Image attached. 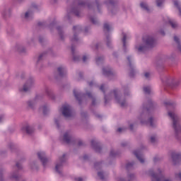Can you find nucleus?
<instances>
[{
	"label": "nucleus",
	"instance_id": "864d4df0",
	"mask_svg": "<svg viewBox=\"0 0 181 181\" xmlns=\"http://www.w3.org/2000/svg\"><path fill=\"white\" fill-rule=\"evenodd\" d=\"M110 156H111L112 158L114 156H117V153H115V151H114V150H112L110 151Z\"/></svg>",
	"mask_w": 181,
	"mask_h": 181
},
{
	"label": "nucleus",
	"instance_id": "4468645a",
	"mask_svg": "<svg viewBox=\"0 0 181 181\" xmlns=\"http://www.w3.org/2000/svg\"><path fill=\"white\" fill-rule=\"evenodd\" d=\"M171 158L173 159V163L174 165H177L180 162H181V155L176 153H173L171 155Z\"/></svg>",
	"mask_w": 181,
	"mask_h": 181
},
{
	"label": "nucleus",
	"instance_id": "ddd939ff",
	"mask_svg": "<svg viewBox=\"0 0 181 181\" xmlns=\"http://www.w3.org/2000/svg\"><path fill=\"white\" fill-rule=\"evenodd\" d=\"M163 83L167 84V86H179V81H175V80L165 77L163 79Z\"/></svg>",
	"mask_w": 181,
	"mask_h": 181
},
{
	"label": "nucleus",
	"instance_id": "3c124183",
	"mask_svg": "<svg viewBox=\"0 0 181 181\" xmlns=\"http://www.w3.org/2000/svg\"><path fill=\"white\" fill-rule=\"evenodd\" d=\"M163 2H165V0H156L157 6H162Z\"/></svg>",
	"mask_w": 181,
	"mask_h": 181
},
{
	"label": "nucleus",
	"instance_id": "cd10ccee",
	"mask_svg": "<svg viewBox=\"0 0 181 181\" xmlns=\"http://www.w3.org/2000/svg\"><path fill=\"white\" fill-rule=\"evenodd\" d=\"M46 94L52 98V100H54V94H53V91L50 90L48 87H45V88Z\"/></svg>",
	"mask_w": 181,
	"mask_h": 181
},
{
	"label": "nucleus",
	"instance_id": "2eb2a0df",
	"mask_svg": "<svg viewBox=\"0 0 181 181\" xmlns=\"http://www.w3.org/2000/svg\"><path fill=\"white\" fill-rule=\"evenodd\" d=\"M11 179L16 181H26L22 178V176L18 174V171L13 172L10 176Z\"/></svg>",
	"mask_w": 181,
	"mask_h": 181
},
{
	"label": "nucleus",
	"instance_id": "5fc2aeb1",
	"mask_svg": "<svg viewBox=\"0 0 181 181\" xmlns=\"http://www.w3.org/2000/svg\"><path fill=\"white\" fill-rule=\"evenodd\" d=\"M176 179H179L181 181V172L175 174Z\"/></svg>",
	"mask_w": 181,
	"mask_h": 181
},
{
	"label": "nucleus",
	"instance_id": "bf43d9fd",
	"mask_svg": "<svg viewBox=\"0 0 181 181\" xmlns=\"http://www.w3.org/2000/svg\"><path fill=\"white\" fill-rule=\"evenodd\" d=\"M88 59V57H87V56L84 55L83 57V63H86V62H87Z\"/></svg>",
	"mask_w": 181,
	"mask_h": 181
},
{
	"label": "nucleus",
	"instance_id": "69168bd1",
	"mask_svg": "<svg viewBox=\"0 0 181 181\" xmlns=\"http://www.w3.org/2000/svg\"><path fill=\"white\" fill-rule=\"evenodd\" d=\"M159 160V158H158V157H155L154 158H153V162L155 163H156V162H158Z\"/></svg>",
	"mask_w": 181,
	"mask_h": 181
},
{
	"label": "nucleus",
	"instance_id": "20e7f679",
	"mask_svg": "<svg viewBox=\"0 0 181 181\" xmlns=\"http://www.w3.org/2000/svg\"><path fill=\"white\" fill-rule=\"evenodd\" d=\"M168 116L173 121V128L175 131V136H177L181 132V126L180 123H179V116L172 112H168Z\"/></svg>",
	"mask_w": 181,
	"mask_h": 181
},
{
	"label": "nucleus",
	"instance_id": "423d86ee",
	"mask_svg": "<svg viewBox=\"0 0 181 181\" xmlns=\"http://www.w3.org/2000/svg\"><path fill=\"white\" fill-rule=\"evenodd\" d=\"M163 173V170L158 168L157 172H155L153 169H150L146 173V174L147 176H150V177H151L152 181H162L165 179L163 174H162Z\"/></svg>",
	"mask_w": 181,
	"mask_h": 181
},
{
	"label": "nucleus",
	"instance_id": "4be33fe9",
	"mask_svg": "<svg viewBox=\"0 0 181 181\" xmlns=\"http://www.w3.org/2000/svg\"><path fill=\"white\" fill-rule=\"evenodd\" d=\"M109 5V8L112 9L111 11V13L112 15H114L115 13L114 12H117V11H118V9L117 8V7H115V1H114V0H110L108 3Z\"/></svg>",
	"mask_w": 181,
	"mask_h": 181
},
{
	"label": "nucleus",
	"instance_id": "a18cd8bd",
	"mask_svg": "<svg viewBox=\"0 0 181 181\" xmlns=\"http://www.w3.org/2000/svg\"><path fill=\"white\" fill-rule=\"evenodd\" d=\"M103 29L104 30H106V32H110V25L108 23H105L104 25H103Z\"/></svg>",
	"mask_w": 181,
	"mask_h": 181
},
{
	"label": "nucleus",
	"instance_id": "e433bc0d",
	"mask_svg": "<svg viewBox=\"0 0 181 181\" xmlns=\"http://www.w3.org/2000/svg\"><path fill=\"white\" fill-rule=\"evenodd\" d=\"M57 30H58V33H59L62 40H63L64 39V35H63V31L62 30V27L58 26L57 28Z\"/></svg>",
	"mask_w": 181,
	"mask_h": 181
},
{
	"label": "nucleus",
	"instance_id": "c85d7f7f",
	"mask_svg": "<svg viewBox=\"0 0 181 181\" xmlns=\"http://www.w3.org/2000/svg\"><path fill=\"white\" fill-rule=\"evenodd\" d=\"M140 6L141 8V9H143L144 11H146V12H151V9L149 8V6H148V4L145 2H141L140 4Z\"/></svg>",
	"mask_w": 181,
	"mask_h": 181
},
{
	"label": "nucleus",
	"instance_id": "f704fd0d",
	"mask_svg": "<svg viewBox=\"0 0 181 181\" xmlns=\"http://www.w3.org/2000/svg\"><path fill=\"white\" fill-rule=\"evenodd\" d=\"M122 36H123V38H122L123 47H124V52H125V49H127V34L123 33Z\"/></svg>",
	"mask_w": 181,
	"mask_h": 181
},
{
	"label": "nucleus",
	"instance_id": "338daca9",
	"mask_svg": "<svg viewBox=\"0 0 181 181\" xmlns=\"http://www.w3.org/2000/svg\"><path fill=\"white\" fill-rule=\"evenodd\" d=\"M37 25H38V26H43V25H45V22H39L38 23H37Z\"/></svg>",
	"mask_w": 181,
	"mask_h": 181
},
{
	"label": "nucleus",
	"instance_id": "c9c22d12",
	"mask_svg": "<svg viewBox=\"0 0 181 181\" xmlns=\"http://www.w3.org/2000/svg\"><path fill=\"white\" fill-rule=\"evenodd\" d=\"M174 40L177 43L178 49L181 52V45H180V40H179V37H177V36H174Z\"/></svg>",
	"mask_w": 181,
	"mask_h": 181
},
{
	"label": "nucleus",
	"instance_id": "a878e982",
	"mask_svg": "<svg viewBox=\"0 0 181 181\" xmlns=\"http://www.w3.org/2000/svg\"><path fill=\"white\" fill-rule=\"evenodd\" d=\"M141 124H149L150 127L153 128L155 127V119H153V117H150L148 121L141 120Z\"/></svg>",
	"mask_w": 181,
	"mask_h": 181
},
{
	"label": "nucleus",
	"instance_id": "f257e3e1",
	"mask_svg": "<svg viewBox=\"0 0 181 181\" xmlns=\"http://www.w3.org/2000/svg\"><path fill=\"white\" fill-rule=\"evenodd\" d=\"M114 95L115 100L119 104L120 107L124 108V107H127V100L124 96L121 95V92L118 89H115L112 92H111L108 96L105 95V104H107L108 99L111 98L112 95Z\"/></svg>",
	"mask_w": 181,
	"mask_h": 181
},
{
	"label": "nucleus",
	"instance_id": "58836bf2",
	"mask_svg": "<svg viewBox=\"0 0 181 181\" xmlns=\"http://www.w3.org/2000/svg\"><path fill=\"white\" fill-rule=\"evenodd\" d=\"M40 110H41V111H42L44 115H46V114H47V111H49V109H47V106H46V105L41 107L40 108Z\"/></svg>",
	"mask_w": 181,
	"mask_h": 181
},
{
	"label": "nucleus",
	"instance_id": "412c9836",
	"mask_svg": "<svg viewBox=\"0 0 181 181\" xmlns=\"http://www.w3.org/2000/svg\"><path fill=\"white\" fill-rule=\"evenodd\" d=\"M14 49L16 52L18 53H25L26 52V48L22 45V44H17L16 45Z\"/></svg>",
	"mask_w": 181,
	"mask_h": 181
},
{
	"label": "nucleus",
	"instance_id": "de8ad7c7",
	"mask_svg": "<svg viewBox=\"0 0 181 181\" xmlns=\"http://www.w3.org/2000/svg\"><path fill=\"white\" fill-rule=\"evenodd\" d=\"M94 168L95 169H96V170H98V169H101V163H95L94 165Z\"/></svg>",
	"mask_w": 181,
	"mask_h": 181
},
{
	"label": "nucleus",
	"instance_id": "603ef678",
	"mask_svg": "<svg viewBox=\"0 0 181 181\" xmlns=\"http://www.w3.org/2000/svg\"><path fill=\"white\" fill-rule=\"evenodd\" d=\"M4 170L3 169H0V181H4Z\"/></svg>",
	"mask_w": 181,
	"mask_h": 181
},
{
	"label": "nucleus",
	"instance_id": "5701e85b",
	"mask_svg": "<svg viewBox=\"0 0 181 181\" xmlns=\"http://www.w3.org/2000/svg\"><path fill=\"white\" fill-rule=\"evenodd\" d=\"M136 179V177L135 176V174L129 173L127 175V177L126 180L124 178H119V181H133V180H135Z\"/></svg>",
	"mask_w": 181,
	"mask_h": 181
},
{
	"label": "nucleus",
	"instance_id": "39448f33",
	"mask_svg": "<svg viewBox=\"0 0 181 181\" xmlns=\"http://www.w3.org/2000/svg\"><path fill=\"white\" fill-rule=\"evenodd\" d=\"M74 95L75 98L77 100V101H78L79 104H81V100L85 98V97L86 95H87V97H88V98H91L92 105H96V104H97L95 98H94V96H93V93H91V92H86V93H79L78 91H77V90L74 89Z\"/></svg>",
	"mask_w": 181,
	"mask_h": 181
},
{
	"label": "nucleus",
	"instance_id": "0e129e2a",
	"mask_svg": "<svg viewBox=\"0 0 181 181\" xmlns=\"http://www.w3.org/2000/svg\"><path fill=\"white\" fill-rule=\"evenodd\" d=\"M124 129H124V128L119 127V128L117 129V132H122V131H124Z\"/></svg>",
	"mask_w": 181,
	"mask_h": 181
},
{
	"label": "nucleus",
	"instance_id": "79ce46f5",
	"mask_svg": "<svg viewBox=\"0 0 181 181\" xmlns=\"http://www.w3.org/2000/svg\"><path fill=\"white\" fill-rule=\"evenodd\" d=\"M144 91L146 94H151V87H149V86L144 87Z\"/></svg>",
	"mask_w": 181,
	"mask_h": 181
},
{
	"label": "nucleus",
	"instance_id": "f3484780",
	"mask_svg": "<svg viewBox=\"0 0 181 181\" xmlns=\"http://www.w3.org/2000/svg\"><path fill=\"white\" fill-rule=\"evenodd\" d=\"M134 154L141 163H145V159L144 158V156L142 155V153H141L140 151H134Z\"/></svg>",
	"mask_w": 181,
	"mask_h": 181
},
{
	"label": "nucleus",
	"instance_id": "aec40b11",
	"mask_svg": "<svg viewBox=\"0 0 181 181\" xmlns=\"http://www.w3.org/2000/svg\"><path fill=\"white\" fill-rule=\"evenodd\" d=\"M23 131H24V132H26L28 135H32V134L35 132V129H33L32 126L26 125L23 127Z\"/></svg>",
	"mask_w": 181,
	"mask_h": 181
},
{
	"label": "nucleus",
	"instance_id": "6e6552de",
	"mask_svg": "<svg viewBox=\"0 0 181 181\" xmlns=\"http://www.w3.org/2000/svg\"><path fill=\"white\" fill-rule=\"evenodd\" d=\"M62 113L65 118H73L74 117L73 110L71 109V107H70V105H69L62 106Z\"/></svg>",
	"mask_w": 181,
	"mask_h": 181
},
{
	"label": "nucleus",
	"instance_id": "a211bd4d",
	"mask_svg": "<svg viewBox=\"0 0 181 181\" xmlns=\"http://www.w3.org/2000/svg\"><path fill=\"white\" fill-rule=\"evenodd\" d=\"M58 71V76L60 78H62V77H64L66 74H67V71H66V68L64 66H59L57 68Z\"/></svg>",
	"mask_w": 181,
	"mask_h": 181
},
{
	"label": "nucleus",
	"instance_id": "9b49d317",
	"mask_svg": "<svg viewBox=\"0 0 181 181\" xmlns=\"http://www.w3.org/2000/svg\"><path fill=\"white\" fill-rule=\"evenodd\" d=\"M37 157L38 159L41 160L43 166L46 167V165H47V162H49V160L47 159V158H46V154L45 153V152H38Z\"/></svg>",
	"mask_w": 181,
	"mask_h": 181
},
{
	"label": "nucleus",
	"instance_id": "72a5a7b5",
	"mask_svg": "<svg viewBox=\"0 0 181 181\" xmlns=\"http://www.w3.org/2000/svg\"><path fill=\"white\" fill-rule=\"evenodd\" d=\"M98 177L100 179V180L102 181H105V180H107V176H105L104 175V173L103 172H98Z\"/></svg>",
	"mask_w": 181,
	"mask_h": 181
},
{
	"label": "nucleus",
	"instance_id": "13d9d810",
	"mask_svg": "<svg viewBox=\"0 0 181 181\" xmlns=\"http://www.w3.org/2000/svg\"><path fill=\"white\" fill-rule=\"evenodd\" d=\"M54 122L57 125V128H60V125L59 124V120H57V119H54Z\"/></svg>",
	"mask_w": 181,
	"mask_h": 181
},
{
	"label": "nucleus",
	"instance_id": "c756f323",
	"mask_svg": "<svg viewBox=\"0 0 181 181\" xmlns=\"http://www.w3.org/2000/svg\"><path fill=\"white\" fill-rule=\"evenodd\" d=\"M168 23L170 25V26H171V28H173V29H176V28H177V23H176L175 21V20L168 18Z\"/></svg>",
	"mask_w": 181,
	"mask_h": 181
},
{
	"label": "nucleus",
	"instance_id": "680f3d73",
	"mask_svg": "<svg viewBox=\"0 0 181 181\" xmlns=\"http://www.w3.org/2000/svg\"><path fill=\"white\" fill-rule=\"evenodd\" d=\"M16 168H18V169H22V165H21L19 163H17Z\"/></svg>",
	"mask_w": 181,
	"mask_h": 181
},
{
	"label": "nucleus",
	"instance_id": "09e8293b",
	"mask_svg": "<svg viewBox=\"0 0 181 181\" xmlns=\"http://www.w3.org/2000/svg\"><path fill=\"white\" fill-rule=\"evenodd\" d=\"M165 107H168V106H170V107H175V103L170 102V101H168V102H165L164 103Z\"/></svg>",
	"mask_w": 181,
	"mask_h": 181
},
{
	"label": "nucleus",
	"instance_id": "a19ab883",
	"mask_svg": "<svg viewBox=\"0 0 181 181\" xmlns=\"http://www.w3.org/2000/svg\"><path fill=\"white\" fill-rule=\"evenodd\" d=\"M134 163L132 162V163H128L126 165V169L127 170H129V169H132V167L134 166Z\"/></svg>",
	"mask_w": 181,
	"mask_h": 181
},
{
	"label": "nucleus",
	"instance_id": "e2e57ef3",
	"mask_svg": "<svg viewBox=\"0 0 181 181\" xmlns=\"http://www.w3.org/2000/svg\"><path fill=\"white\" fill-rule=\"evenodd\" d=\"M121 145H122V146L123 148H124V146H127L128 145V143H127V142H123V143L121 144Z\"/></svg>",
	"mask_w": 181,
	"mask_h": 181
},
{
	"label": "nucleus",
	"instance_id": "2f4dec72",
	"mask_svg": "<svg viewBox=\"0 0 181 181\" xmlns=\"http://www.w3.org/2000/svg\"><path fill=\"white\" fill-rule=\"evenodd\" d=\"M71 53L73 55L74 62H78L80 60V57L76 56V54L74 53V46L72 45L71 47Z\"/></svg>",
	"mask_w": 181,
	"mask_h": 181
},
{
	"label": "nucleus",
	"instance_id": "1a4fd4ad",
	"mask_svg": "<svg viewBox=\"0 0 181 181\" xmlns=\"http://www.w3.org/2000/svg\"><path fill=\"white\" fill-rule=\"evenodd\" d=\"M35 85V79L33 77H30L26 83L24 84L22 88H20L21 93H28L30 88Z\"/></svg>",
	"mask_w": 181,
	"mask_h": 181
},
{
	"label": "nucleus",
	"instance_id": "c03bdc74",
	"mask_svg": "<svg viewBox=\"0 0 181 181\" xmlns=\"http://www.w3.org/2000/svg\"><path fill=\"white\" fill-rule=\"evenodd\" d=\"M123 93L124 97L129 95V89H128V88H124Z\"/></svg>",
	"mask_w": 181,
	"mask_h": 181
},
{
	"label": "nucleus",
	"instance_id": "052dcab7",
	"mask_svg": "<svg viewBox=\"0 0 181 181\" xmlns=\"http://www.w3.org/2000/svg\"><path fill=\"white\" fill-rule=\"evenodd\" d=\"M95 5L98 9H100V3L98 2V0H95Z\"/></svg>",
	"mask_w": 181,
	"mask_h": 181
},
{
	"label": "nucleus",
	"instance_id": "7ed1b4c3",
	"mask_svg": "<svg viewBox=\"0 0 181 181\" xmlns=\"http://www.w3.org/2000/svg\"><path fill=\"white\" fill-rule=\"evenodd\" d=\"M86 5H87L88 9H91V6H93V4H90L86 1H79L78 3V6L75 8H73L71 11V13H68L67 16H66V19H68V21H70V15L71 13H74V15H75V16H77V18H80L81 13V8H85Z\"/></svg>",
	"mask_w": 181,
	"mask_h": 181
},
{
	"label": "nucleus",
	"instance_id": "b1692460",
	"mask_svg": "<svg viewBox=\"0 0 181 181\" xmlns=\"http://www.w3.org/2000/svg\"><path fill=\"white\" fill-rule=\"evenodd\" d=\"M103 73L104 76H107V77H110V76H114V72H112V71L110 68H103Z\"/></svg>",
	"mask_w": 181,
	"mask_h": 181
},
{
	"label": "nucleus",
	"instance_id": "4c0bfd02",
	"mask_svg": "<svg viewBox=\"0 0 181 181\" xmlns=\"http://www.w3.org/2000/svg\"><path fill=\"white\" fill-rule=\"evenodd\" d=\"M45 57H46V52L41 54L37 58V63H39V62H42V60H43V59H45Z\"/></svg>",
	"mask_w": 181,
	"mask_h": 181
},
{
	"label": "nucleus",
	"instance_id": "6e6d98bb",
	"mask_svg": "<svg viewBox=\"0 0 181 181\" xmlns=\"http://www.w3.org/2000/svg\"><path fill=\"white\" fill-rule=\"evenodd\" d=\"M100 90L103 92V94H105V90L104 89V85H101Z\"/></svg>",
	"mask_w": 181,
	"mask_h": 181
},
{
	"label": "nucleus",
	"instance_id": "9d476101",
	"mask_svg": "<svg viewBox=\"0 0 181 181\" xmlns=\"http://www.w3.org/2000/svg\"><path fill=\"white\" fill-rule=\"evenodd\" d=\"M153 107V104L152 103V100H148V105L145 106L143 105V113L141 114V118H146V117H149V110H152Z\"/></svg>",
	"mask_w": 181,
	"mask_h": 181
},
{
	"label": "nucleus",
	"instance_id": "473e14b6",
	"mask_svg": "<svg viewBox=\"0 0 181 181\" xmlns=\"http://www.w3.org/2000/svg\"><path fill=\"white\" fill-rule=\"evenodd\" d=\"M150 142L151 144H153V145H155V144H156V142H158V136H156V134H153L152 136H150Z\"/></svg>",
	"mask_w": 181,
	"mask_h": 181
},
{
	"label": "nucleus",
	"instance_id": "bb28decb",
	"mask_svg": "<svg viewBox=\"0 0 181 181\" xmlns=\"http://www.w3.org/2000/svg\"><path fill=\"white\" fill-rule=\"evenodd\" d=\"M2 16L4 19H8L11 16V10L9 8H6L2 12Z\"/></svg>",
	"mask_w": 181,
	"mask_h": 181
},
{
	"label": "nucleus",
	"instance_id": "6ab92c4d",
	"mask_svg": "<svg viewBox=\"0 0 181 181\" xmlns=\"http://www.w3.org/2000/svg\"><path fill=\"white\" fill-rule=\"evenodd\" d=\"M127 60L130 68L129 76L134 77L135 76V70H134V65H132V62H131V57H127Z\"/></svg>",
	"mask_w": 181,
	"mask_h": 181
},
{
	"label": "nucleus",
	"instance_id": "37998d69",
	"mask_svg": "<svg viewBox=\"0 0 181 181\" xmlns=\"http://www.w3.org/2000/svg\"><path fill=\"white\" fill-rule=\"evenodd\" d=\"M104 61V57H98L96 58V63L97 64H100V63H103Z\"/></svg>",
	"mask_w": 181,
	"mask_h": 181
},
{
	"label": "nucleus",
	"instance_id": "774afa93",
	"mask_svg": "<svg viewBox=\"0 0 181 181\" xmlns=\"http://www.w3.org/2000/svg\"><path fill=\"white\" fill-rule=\"evenodd\" d=\"M76 181H83V178L81 177H78V178H75Z\"/></svg>",
	"mask_w": 181,
	"mask_h": 181
},
{
	"label": "nucleus",
	"instance_id": "4d7b16f0",
	"mask_svg": "<svg viewBox=\"0 0 181 181\" xmlns=\"http://www.w3.org/2000/svg\"><path fill=\"white\" fill-rule=\"evenodd\" d=\"M150 76H151V74H149V72H146V73L144 74V77H145L146 78H148L150 77Z\"/></svg>",
	"mask_w": 181,
	"mask_h": 181
},
{
	"label": "nucleus",
	"instance_id": "8fccbe9b",
	"mask_svg": "<svg viewBox=\"0 0 181 181\" xmlns=\"http://www.w3.org/2000/svg\"><path fill=\"white\" fill-rule=\"evenodd\" d=\"M90 21L92 23H93V25H97V23H98V21H97V18L94 17H90Z\"/></svg>",
	"mask_w": 181,
	"mask_h": 181
},
{
	"label": "nucleus",
	"instance_id": "393cba45",
	"mask_svg": "<svg viewBox=\"0 0 181 181\" xmlns=\"http://www.w3.org/2000/svg\"><path fill=\"white\" fill-rule=\"evenodd\" d=\"M73 139L71 138V135L70 134V133L69 132H66L64 134V142H66V144H70V142H71V140Z\"/></svg>",
	"mask_w": 181,
	"mask_h": 181
},
{
	"label": "nucleus",
	"instance_id": "ea45409f",
	"mask_svg": "<svg viewBox=\"0 0 181 181\" xmlns=\"http://www.w3.org/2000/svg\"><path fill=\"white\" fill-rule=\"evenodd\" d=\"M106 45L107 47H111V38L110 37V35L106 36Z\"/></svg>",
	"mask_w": 181,
	"mask_h": 181
},
{
	"label": "nucleus",
	"instance_id": "7c9ffc66",
	"mask_svg": "<svg viewBox=\"0 0 181 181\" xmlns=\"http://www.w3.org/2000/svg\"><path fill=\"white\" fill-rule=\"evenodd\" d=\"M33 15V11L30 10V11H28L27 12H25V13L24 15V18L27 21H29V19H32Z\"/></svg>",
	"mask_w": 181,
	"mask_h": 181
},
{
	"label": "nucleus",
	"instance_id": "0eeeda50",
	"mask_svg": "<svg viewBox=\"0 0 181 181\" xmlns=\"http://www.w3.org/2000/svg\"><path fill=\"white\" fill-rule=\"evenodd\" d=\"M66 162V154H63L55 164V170L60 176H63V165Z\"/></svg>",
	"mask_w": 181,
	"mask_h": 181
},
{
	"label": "nucleus",
	"instance_id": "f03ea898",
	"mask_svg": "<svg viewBox=\"0 0 181 181\" xmlns=\"http://www.w3.org/2000/svg\"><path fill=\"white\" fill-rule=\"evenodd\" d=\"M144 43L141 45L139 47L136 46V49L138 52H146L148 49H152V47H155L156 46V40L152 36H147L145 40H144Z\"/></svg>",
	"mask_w": 181,
	"mask_h": 181
},
{
	"label": "nucleus",
	"instance_id": "49530a36",
	"mask_svg": "<svg viewBox=\"0 0 181 181\" xmlns=\"http://www.w3.org/2000/svg\"><path fill=\"white\" fill-rule=\"evenodd\" d=\"M35 104V100H30V101L28 102V105L30 108H33Z\"/></svg>",
	"mask_w": 181,
	"mask_h": 181
},
{
	"label": "nucleus",
	"instance_id": "dca6fc26",
	"mask_svg": "<svg viewBox=\"0 0 181 181\" xmlns=\"http://www.w3.org/2000/svg\"><path fill=\"white\" fill-rule=\"evenodd\" d=\"M91 146H93V149L95 151V152H101V146L100 145V143L95 141V140L91 141Z\"/></svg>",
	"mask_w": 181,
	"mask_h": 181
},
{
	"label": "nucleus",
	"instance_id": "f8f14e48",
	"mask_svg": "<svg viewBox=\"0 0 181 181\" xmlns=\"http://www.w3.org/2000/svg\"><path fill=\"white\" fill-rule=\"evenodd\" d=\"M73 30H74V37L71 40V42H77V40H78V38L77 37V34L81 32V26L80 25L74 26Z\"/></svg>",
	"mask_w": 181,
	"mask_h": 181
}]
</instances>
